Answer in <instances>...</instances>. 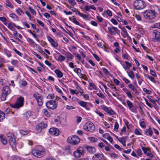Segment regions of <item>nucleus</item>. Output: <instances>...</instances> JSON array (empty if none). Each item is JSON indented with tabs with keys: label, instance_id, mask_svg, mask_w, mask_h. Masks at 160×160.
<instances>
[{
	"label": "nucleus",
	"instance_id": "obj_23",
	"mask_svg": "<svg viewBox=\"0 0 160 160\" xmlns=\"http://www.w3.org/2000/svg\"><path fill=\"white\" fill-rule=\"evenodd\" d=\"M126 137H122L119 140L120 141H119L121 143L124 147L126 146L125 144L126 141L125 139L126 138Z\"/></svg>",
	"mask_w": 160,
	"mask_h": 160
},
{
	"label": "nucleus",
	"instance_id": "obj_6",
	"mask_svg": "<svg viewBox=\"0 0 160 160\" xmlns=\"http://www.w3.org/2000/svg\"><path fill=\"white\" fill-rule=\"evenodd\" d=\"M24 101V98L20 97L18 98L17 102L12 107L14 108H19L20 107H22L23 105Z\"/></svg>",
	"mask_w": 160,
	"mask_h": 160
},
{
	"label": "nucleus",
	"instance_id": "obj_34",
	"mask_svg": "<svg viewBox=\"0 0 160 160\" xmlns=\"http://www.w3.org/2000/svg\"><path fill=\"white\" fill-rule=\"evenodd\" d=\"M66 56L68 58H70V59H72L73 58H72V55L69 52H67L65 54Z\"/></svg>",
	"mask_w": 160,
	"mask_h": 160
},
{
	"label": "nucleus",
	"instance_id": "obj_5",
	"mask_svg": "<svg viewBox=\"0 0 160 160\" xmlns=\"http://www.w3.org/2000/svg\"><path fill=\"white\" fill-rule=\"evenodd\" d=\"M85 151L84 148L82 147H80L74 152L73 154L75 157L78 158L82 155H83Z\"/></svg>",
	"mask_w": 160,
	"mask_h": 160
},
{
	"label": "nucleus",
	"instance_id": "obj_42",
	"mask_svg": "<svg viewBox=\"0 0 160 160\" xmlns=\"http://www.w3.org/2000/svg\"><path fill=\"white\" fill-rule=\"evenodd\" d=\"M147 98H148L149 100L155 106H157V104L156 103L155 100L152 99L151 98H150L148 96H147Z\"/></svg>",
	"mask_w": 160,
	"mask_h": 160
},
{
	"label": "nucleus",
	"instance_id": "obj_9",
	"mask_svg": "<svg viewBox=\"0 0 160 160\" xmlns=\"http://www.w3.org/2000/svg\"><path fill=\"white\" fill-rule=\"evenodd\" d=\"M49 132L52 135L58 136L60 133L59 130L55 128H52L49 130Z\"/></svg>",
	"mask_w": 160,
	"mask_h": 160
},
{
	"label": "nucleus",
	"instance_id": "obj_53",
	"mask_svg": "<svg viewBox=\"0 0 160 160\" xmlns=\"http://www.w3.org/2000/svg\"><path fill=\"white\" fill-rule=\"evenodd\" d=\"M102 70L105 74L106 75H109V71L107 69L104 68L102 69Z\"/></svg>",
	"mask_w": 160,
	"mask_h": 160
},
{
	"label": "nucleus",
	"instance_id": "obj_35",
	"mask_svg": "<svg viewBox=\"0 0 160 160\" xmlns=\"http://www.w3.org/2000/svg\"><path fill=\"white\" fill-rule=\"evenodd\" d=\"M102 109L104 110L105 112L107 113H108L109 111V109L106 106L103 105L102 108Z\"/></svg>",
	"mask_w": 160,
	"mask_h": 160
},
{
	"label": "nucleus",
	"instance_id": "obj_36",
	"mask_svg": "<svg viewBox=\"0 0 160 160\" xmlns=\"http://www.w3.org/2000/svg\"><path fill=\"white\" fill-rule=\"evenodd\" d=\"M127 104L129 109L132 108L133 106L132 103L129 100L127 101Z\"/></svg>",
	"mask_w": 160,
	"mask_h": 160
},
{
	"label": "nucleus",
	"instance_id": "obj_19",
	"mask_svg": "<svg viewBox=\"0 0 160 160\" xmlns=\"http://www.w3.org/2000/svg\"><path fill=\"white\" fill-rule=\"evenodd\" d=\"M128 87L137 95L139 94L138 90L135 88L134 86L132 84H130L128 85Z\"/></svg>",
	"mask_w": 160,
	"mask_h": 160
},
{
	"label": "nucleus",
	"instance_id": "obj_60",
	"mask_svg": "<svg viewBox=\"0 0 160 160\" xmlns=\"http://www.w3.org/2000/svg\"><path fill=\"white\" fill-rule=\"evenodd\" d=\"M145 102H146V104L148 106H149V107H150L151 108H152V105L151 103H149V102L148 101V100H147V99L146 98H145Z\"/></svg>",
	"mask_w": 160,
	"mask_h": 160
},
{
	"label": "nucleus",
	"instance_id": "obj_52",
	"mask_svg": "<svg viewBox=\"0 0 160 160\" xmlns=\"http://www.w3.org/2000/svg\"><path fill=\"white\" fill-rule=\"evenodd\" d=\"M140 126L143 128H145L146 126L144 122L143 121H142L140 122Z\"/></svg>",
	"mask_w": 160,
	"mask_h": 160
},
{
	"label": "nucleus",
	"instance_id": "obj_62",
	"mask_svg": "<svg viewBox=\"0 0 160 160\" xmlns=\"http://www.w3.org/2000/svg\"><path fill=\"white\" fill-rule=\"evenodd\" d=\"M110 136L109 134L108 133H105L102 135V137L106 139H108Z\"/></svg>",
	"mask_w": 160,
	"mask_h": 160
},
{
	"label": "nucleus",
	"instance_id": "obj_11",
	"mask_svg": "<svg viewBox=\"0 0 160 160\" xmlns=\"http://www.w3.org/2000/svg\"><path fill=\"white\" fill-rule=\"evenodd\" d=\"M47 38L49 42L51 43V45L53 47L56 48L58 47V44L52 38L49 36H47Z\"/></svg>",
	"mask_w": 160,
	"mask_h": 160
},
{
	"label": "nucleus",
	"instance_id": "obj_30",
	"mask_svg": "<svg viewBox=\"0 0 160 160\" xmlns=\"http://www.w3.org/2000/svg\"><path fill=\"white\" fill-rule=\"evenodd\" d=\"M74 71L77 73L79 75L80 74V76H82V74L81 73V70L79 68H75L74 70Z\"/></svg>",
	"mask_w": 160,
	"mask_h": 160
},
{
	"label": "nucleus",
	"instance_id": "obj_47",
	"mask_svg": "<svg viewBox=\"0 0 160 160\" xmlns=\"http://www.w3.org/2000/svg\"><path fill=\"white\" fill-rule=\"evenodd\" d=\"M122 56L125 59L128 60H129V58L130 57L129 56L128 54H122Z\"/></svg>",
	"mask_w": 160,
	"mask_h": 160
},
{
	"label": "nucleus",
	"instance_id": "obj_38",
	"mask_svg": "<svg viewBox=\"0 0 160 160\" xmlns=\"http://www.w3.org/2000/svg\"><path fill=\"white\" fill-rule=\"evenodd\" d=\"M68 2L72 6H74L76 4L75 0H68Z\"/></svg>",
	"mask_w": 160,
	"mask_h": 160
},
{
	"label": "nucleus",
	"instance_id": "obj_46",
	"mask_svg": "<svg viewBox=\"0 0 160 160\" xmlns=\"http://www.w3.org/2000/svg\"><path fill=\"white\" fill-rule=\"evenodd\" d=\"M31 113L30 111L27 112L26 113L25 117L27 119L29 118L31 116Z\"/></svg>",
	"mask_w": 160,
	"mask_h": 160
},
{
	"label": "nucleus",
	"instance_id": "obj_59",
	"mask_svg": "<svg viewBox=\"0 0 160 160\" xmlns=\"http://www.w3.org/2000/svg\"><path fill=\"white\" fill-rule=\"evenodd\" d=\"M37 21L38 23L41 25L42 27H43L44 26V24L41 21L39 20L38 19H37Z\"/></svg>",
	"mask_w": 160,
	"mask_h": 160
},
{
	"label": "nucleus",
	"instance_id": "obj_8",
	"mask_svg": "<svg viewBox=\"0 0 160 160\" xmlns=\"http://www.w3.org/2000/svg\"><path fill=\"white\" fill-rule=\"evenodd\" d=\"M44 152V151H43L42 152L41 151L37 150H32V154L34 156L38 158H40L41 157H42L45 154Z\"/></svg>",
	"mask_w": 160,
	"mask_h": 160
},
{
	"label": "nucleus",
	"instance_id": "obj_41",
	"mask_svg": "<svg viewBox=\"0 0 160 160\" xmlns=\"http://www.w3.org/2000/svg\"><path fill=\"white\" fill-rule=\"evenodd\" d=\"M134 133L136 135H142V133H141L138 129L137 128H136L134 131Z\"/></svg>",
	"mask_w": 160,
	"mask_h": 160
},
{
	"label": "nucleus",
	"instance_id": "obj_20",
	"mask_svg": "<svg viewBox=\"0 0 160 160\" xmlns=\"http://www.w3.org/2000/svg\"><path fill=\"white\" fill-rule=\"evenodd\" d=\"M54 72L58 77L59 78H61L62 77L63 73L59 69H55V70Z\"/></svg>",
	"mask_w": 160,
	"mask_h": 160
},
{
	"label": "nucleus",
	"instance_id": "obj_44",
	"mask_svg": "<svg viewBox=\"0 0 160 160\" xmlns=\"http://www.w3.org/2000/svg\"><path fill=\"white\" fill-rule=\"evenodd\" d=\"M122 79L123 81L126 83V84H128L130 82V81L128 79H127L126 78L122 77Z\"/></svg>",
	"mask_w": 160,
	"mask_h": 160
},
{
	"label": "nucleus",
	"instance_id": "obj_61",
	"mask_svg": "<svg viewBox=\"0 0 160 160\" xmlns=\"http://www.w3.org/2000/svg\"><path fill=\"white\" fill-rule=\"evenodd\" d=\"M13 50L18 55L20 56H22V54L18 51L16 48H13Z\"/></svg>",
	"mask_w": 160,
	"mask_h": 160
},
{
	"label": "nucleus",
	"instance_id": "obj_1",
	"mask_svg": "<svg viewBox=\"0 0 160 160\" xmlns=\"http://www.w3.org/2000/svg\"><path fill=\"white\" fill-rule=\"evenodd\" d=\"M134 6L137 10H141L146 7V3L142 0H137L135 1Z\"/></svg>",
	"mask_w": 160,
	"mask_h": 160
},
{
	"label": "nucleus",
	"instance_id": "obj_24",
	"mask_svg": "<svg viewBox=\"0 0 160 160\" xmlns=\"http://www.w3.org/2000/svg\"><path fill=\"white\" fill-rule=\"evenodd\" d=\"M36 128L37 131L39 133H40L41 132L42 128V124L41 123L39 124L36 127Z\"/></svg>",
	"mask_w": 160,
	"mask_h": 160
},
{
	"label": "nucleus",
	"instance_id": "obj_27",
	"mask_svg": "<svg viewBox=\"0 0 160 160\" xmlns=\"http://www.w3.org/2000/svg\"><path fill=\"white\" fill-rule=\"evenodd\" d=\"M78 103L81 106L87 108L86 106L87 105V102L83 101H81L79 102Z\"/></svg>",
	"mask_w": 160,
	"mask_h": 160
},
{
	"label": "nucleus",
	"instance_id": "obj_26",
	"mask_svg": "<svg viewBox=\"0 0 160 160\" xmlns=\"http://www.w3.org/2000/svg\"><path fill=\"white\" fill-rule=\"evenodd\" d=\"M65 57L62 55L61 54H60V55H59V56L57 59V60L60 61V62H62V61H64L65 60Z\"/></svg>",
	"mask_w": 160,
	"mask_h": 160
},
{
	"label": "nucleus",
	"instance_id": "obj_22",
	"mask_svg": "<svg viewBox=\"0 0 160 160\" xmlns=\"http://www.w3.org/2000/svg\"><path fill=\"white\" fill-rule=\"evenodd\" d=\"M127 72L128 73L129 76L132 79L135 78V74L132 71H130L129 72L127 71Z\"/></svg>",
	"mask_w": 160,
	"mask_h": 160
},
{
	"label": "nucleus",
	"instance_id": "obj_45",
	"mask_svg": "<svg viewBox=\"0 0 160 160\" xmlns=\"http://www.w3.org/2000/svg\"><path fill=\"white\" fill-rule=\"evenodd\" d=\"M72 21L75 24L81 26L79 22L76 20V18H73L72 19Z\"/></svg>",
	"mask_w": 160,
	"mask_h": 160
},
{
	"label": "nucleus",
	"instance_id": "obj_40",
	"mask_svg": "<svg viewBox=\"0 0 160 160\" xmlns=\"http://www.w3.org/2000/svg\"><path fill=\"white\" fill-rule=\"evenodd\" d=\"M55 88L56 89V90L59 93L61 94H63V92L62 91V90L59 88V87L57 86H55Z\"/></svg>",
	"mask_w": 160,
	"mask_h": 160
},
{
	"label": "nucleus",
	"instance_id": "obj_57",
	"mask_svg": "<svg viewBox=\"0 0 160 160\" xmlns=\"http://www.w3.org/2000/svg\"><path fill=\"white\" fill-rule=\"evenodd\" d=\"M29 10L30 11V12L32 14H33L34 13H36L35 11L33 9H32L31 7H29Z\"/></svg>",
	"mask_w": 160,
	"mask_h": 160
},
{
	"label": "nucleus",
	"instance_id": "obj_49",
	"mask_svg": "<svg viewBox=\"0 0 160 160\" xmlns=\"http://www.w3.org/2000/svg\"><path fill=\"white\" fill-rule=\"evenodd\" d=\"M108 86L112 89H114L115 91H117V88L116 87H113V85L111 83L108 84Z\"/></svg>",
	"mask_w": 160,
	"mask_h": 160
},
{
	"label": "nucleus",
	"instance_id": "obj_13",
	"mask_svg": "<svg viewBox=\"0 0 160 160\" xmlns=\"http://www.w3.org/2000/svg\"><path fill=\"white\" fill-rule=\"evenodd\" d=\"M9 142L10 145L12 148H15L16 147V143L15 139L12 137H9Z\"/></svg>",
	"mask_w": 160,
	"mask_h": 160
},
{
	"label": "nucleus",
	"instance_id": "obj_63",
	"mask_svg": "<svg viewBox=\"0 0 160 160\" xmlns=\"http://www.w3.org/2000/svg\"><path fill=\"white\" fill-rule=\"evenodd\" d=\"M97 95L102 98H104L105 97L104 95L102 93H97Z\"/></svg>",
	"mask_w": 160,
	"mask_h": 160
},
{
	"label": "nucleus",
	"instance_id": "obj_15",
	"mask_svg": "<svg viewBox=\"0 0 160 160\" xmlns=\"http://www.w3.org/2000/svg\"><path fill=\"white\" fill-rule=\"evenodd\" d=\"M3 92L5 94H7L8 95L11 92V90L10 88L8 86H4L3 87Z\"/></svg>",
	"mask_w": 160,
	"mask_h": 160
},
{
	"label": "nucleus",
	"instance_id": "obj_18",
	"mask_svg": "<svg viewBox=\"0 0 160 160\" xmlns=\"http://www.w3.org/2000/svg\"><path fill=\"white\" fill-rule=\"evenodd\" d=\"M16 25L13 23L9 22L8 25V28L11 31H14L15 29Z\"/></svg>",
	"mask_w": 160,
	"mask_h": 160
},
{
	"label": "nucleus",
	"instance_id": "obj_48",
	"mask_svg": "<svg viewBox=\"0 0 160 160\" xmlns=\"http://www.w3.org/2000/svg\"><path fill=\"white\" fill-rule=\"evenodd\" d=\"M143 90L144 92H145L147 94H150L151 93V91H150V90H148L146 88H143Z\"/></svg>",
	"mask_w": 160,
	"mask_h": 160
},
{
	"label": "nucleus",
	"instance_id": "obj_7",
	"mask_svg": "<svg viewBox=\"0 0 160 160\" xmlns=\"http://www.w3.org/2000/svg\"><path fill=\"white\" fill-rule=\"evenodd\" d=\"M33 96L37 100L38 104V105L39 106H41L43 104L42 98V97L38 93H36L34 94L33 95Z\"/></svg>",
	"mask_w": 160,
	"mask_h": 160
},
{
	"label": "nucleus",
	"instance_id": "obj_25",
	"mask_svg": "<svg viewBox=\"0 0 160 160\" xmlns=\"http://www.w3.org/2000/svg\"><path fill=\"white\" fill-rule=\"evenodd\" d=\"M3 136L2 135H0V140L4 145H6L7 143V141L6 139L3 138Z\"/></svg>",
	"mask_w": 160,
	"mask_h": 160
},
{
	"label": "nucleus",
	"instance_id": "obj_16",
	"mask_svg": "<svg viewBox=\"0 0 160 160\" xmlns=\"http://www.w3.org/2000/svg\"><path fill=\"white\" fill-rule=\"evenodd\" d=\"M86 148L88 151L92 154H94L96 151V149L94 147L87 146Z\"/></svg>",
	"mask_w": 160,
	"mask_h": 160
},
{
	"label": "nucleus",
	"instance_id": "obj_2",
	"mask_svg": "<svg viewBox=\"0 0 160 160\" xmlns=\"http://www.w3.org/2000/svg\"><path fill=\"white\" fill-rule=\"evenodd\" d=\"M156 13L155 10H148L144 12V16L146 18L151 19L155 17Z\"/></svg>",
	"mask_w": 160,
	"mask_h": 160
},
{
	"label": "nucleus",
	"instance_id": "obj_33",
	"mask_svg": "<svg viewBox=\"0 0 160 160\" xmlns=\"http://www.w3.org/2000/svg\"><path fill=\"white\" fill-rule=\"evenodd\" d=\"M145 76H146L147 78H149L150 80H151V81H152L154 83H155L156 82L154 78H153L150 76L149 75H147V74H145Z\"/></svg>",
	"mask_w": 160,
	"mask_h": 160
},
{
	"label": "nucleus",
	"instance_id": "obj_21",
	"mask_svg": "<svg viewBox=\"0 0 160 160\" xmlns=\"http://www.w3.org/2000/svg\"><path fill=\"white\" fill-rule=\"evenodd\" d=\"M19 132L20 133L23 135H25L27 134L30 132V131L28 130H20Z\"/></svg>",
	"mask_w": 160,
	"mask_h": 160
},
{
	"label": "nucleus",
	"instance_id": "obj_56",
	"mask_svg": "<svg viewBox=\"0 0 160 160\" xmlns=\"http://www.w3.org/2000/svg\"><path fill=\"white\" fill-rule=\"evenodd\" d=\"M126 94L128 98L132 99V96L130 92L129 91L127 92L126 93Z\"/></svg>",
	"mask_w": 160,
	"mask_h": 160
},
{
	"label": "nucleus",
	"instance_id": "obj_32",
	"mask_svg": "<svg viewBox=\"0 0 160 160\" xmlns=\"http://www.w3.org/2000/svg\"><path fill=\"white\" fill-rule=\"evenodd\" d=\"M6 2L7 3V4L6 5L7 6H8L12 8H13V6L12 5L11 2H10L9 0H6Z\"/></svg>",
	"mask_w": 160,
	"mask_h": 160
},
{
	"label": "nucleus",
	"instance_id": "obj_10",
	"mask_svg": "<svg viewBox=\"0 0 160 160\" xmlns=\"http://www.w3.org/2000/svg\"><path fill=\"white\" fill-rule=\"evenodd\" d=\"M112 29H113L116 32L118 35L120 34V31L116 27L114 26H112V28L110 27H108V29L110 33L112 35H115V33L112 30Z\"/></svg>",
	"mask_w": 160,
	"mask_h": 160
},
{
	"label": "nucleus",
	"instance_id": "obj_12",
	"mask_svg": "<svg viewBox=\"0 0 160 160\" xmlns=\"http://www.w3.org/2000/svg\"><path fill=\"white\" fill-rule=\"evenodd\" d=\"M153 33L155 35V38L154 39V42L158 41L160 42V32L156 30H154L153 31Z\"/></svg>",
	"mask_w": 160,
	"mask_h": 160
},
{
	"label": "nucleus",
	"instance_id": "obj_31",
	"mask_svg": "<svg viewBox=\"0 0 160 160\" xmlns=\"http://www.w3.org/2000/svg\"><path fill=\"white\" fill-rule=\"evenodd\" d=\"M9 16L13 18L16 19L17 21H18L19 18L15 14L12 13L10 14Z\"/></svg>",
	"mask_w": 160,
	"mask_h": 160
},
{
	"label": "nucleus",
	"instance_id": "obj_39",
	"mask_svg": "<svg viewBox=\"0 0 160 160\" xmlns=\"http://www.w3.org/2000/svg\"><path fill=\"white\" fill-rule=\"evenodd\" d=\"M8 95L7 94H5V93L2 92V96L1 97V100L2 101H4L6 99V97Z\"/></svg>",
	"mask_w": 160,
	"mask_h": 160
},
{
	"label": "nucleus",
	"instance_id": "obj_37",
	"mask_svg": "<svg viewBox=\"0 0 160 160\" xmlns=\"http://www.w3.org/2000/svg\"><path fill=\"white\" fill-rule=\"evenodd\" d=\"M55 97V95L53 94H49L47 97L48 99H53Z\"/></svg>",
	"mask_w": 160,
	"mask_h": 160
},
{
	"label": "nucleus",
	"instance_id": "obj_51",
	"mask_svg": "<svg viewBox=\"0 0 160 160\" xmlns=\"http://www.w3.org/2000/svg\"><path fill=\"white\" fill-rule=\"evenodd\" d=\"M150 72L151 74L153 77H157V75L156 74L155 72H154L151 69L150 70Z\"/></svg>",
	"mask_w": 160,
	"mask_h": 160
},
{
	"label": "nucleus",
	"instance_id": "obj_55",
	"mask_svg": "<svg viewBox=\"0 0 160 160\" xmlns=\"http://www.w3.org/2000/svg\"><path fill=\"white\" fill-rule=\"evenodd\" d=\"M111 21L114 25H116L118 24L117 20L114 18H112L111 19Z\"/></svg>",
	"mask_w": 160,
	"mask_h": 160
},
{
	"label": "nucleus",
	"instance_id": "obj_58",
	"mask_svg": "<svg viewBox=\"0 0 160 160\" xmlns=\"http://www.w3.org/2000/svg\"><path fill=\"white\" fill-rule=\"evenodd\" d=\"M93 56L98 61H99L100 60V58L96 54H93Z\"/></svg>",
	"mask_w": 160,
	"mask_h": 160
},
{
	"label": "nucleus",
	"instance_id": "obj_43",
	"mask_svg": "<svg viewBox=\"0 0 160 160\" xmlns=\"http://www.w3.org/2000/svg\"><path fill=\"white\" fill-rule=\"evenodd\" d=\"M90 141L92 142H96L97 141V139L96 138L93 137H91L89 138Z\"/></svg>",
	"mask_w": 160,
	"mask_h": 160
},
{
	"label": "nucleus",
	"instance_id": "obj_50",
	"mask_svg": "<svg viewBox=\"0 0 160 160\" xmlns=\"http://www.w3.org/2000/svg\"><path fill=\"white\" fill-rule=\"evenodd\" d=\"M119 128V125L117 122H115V125H114V130L116 131H117L118 129Z\"/></svg>",
	"mask_w": 160,
	"mask_h": 160
},
{
	"label": "nucleus",
	"instance_id": "obj_29",
	"mask_svg": "<svg viewBox=\"0 0 160 160\" xmlns=\"http://www.w3.org/2000/svg\"><path fill=\"white\" fill-rule=\"evenodd\" d=\"M78 15L80 17H82L84 19L88 20L89 18L88 16L86 14H83L80 12H78Z\"/></svg>",
	"mask_w": 160,
	"mask_h": 160
},
{
	"label": "nucleus",
	"instance_id": "obj_3",
	"mask_svg": "<svg viewBox=\"0 0 160 160\" xmlns=\"http://www.w3.org/2000/svg\"><path fill=\"white\" fill-rule=\"evenodd\" d=\"M58 104V102L55 100H51L48 101L46 105L48 108L54 110L57 108Z\"/></svg>",
	"mask_w": 160,
	"mask_h": 160
},
{
	"label": "nucleus",
	"instance_id": "obj_4",
	"mask_svg": "<svg viewBox=\"0 0 160 160\" xmlns=\"http://www.w3.org/2000/svg\"><path fill=\"white\" fill-rule=\"evenodd\" d=\"M83 128L86 131L91 132L93 131L95 129L93 123L90 122H87L84 125Z\"/></svg>",
	"mask_w": 160,
	"mask_h": 160
},
{
	"label": "nucleus",
	"instance_id": "obj_17",
	"mask_svg": "<svg viewBox=\"0 0 160 160\" xmlns=\"http://www.w3.org/2000/svg\"><path fill=\"white\" fill-rule=\"evenodd\" d=\"M73 145H76L79 143L80 142V139L79 137L76 135L73 136Z\"/></svg>",
	"mask_w": 160,
	"mask_h": 160
},
{
	"label": "nucleus",
	"instance_id": "obj_54",
	"mask_svg": "<svg viewBox=\"0 0 160 160\" xmlns=\"http://www.w3.org/2000/svg\"><path fill=\"white\" fill-rule=\"evenodd\" d=\"M154 26L155 28H160V22L154 23Z\"/></svg>",
	"mask_w": 160,
	"mask_h": 160
},
{
	"label": "nucleus",
	"instance_id": "obj_28",
	"mask_svg": "<svg viewBox=\"0 0 160 160\" xmlns=\"http://www.w3.org/2000/svg\"><path fill=\"white\" fill-rule=\"evenodd\" d=\"M73 136H70L67 139V142L72 145H73Z\"/></svg>",
	"mask_w": 160,
	"mask_h": 160
},
{
	"label": "nucleus",
	"instance_id": "obj_64",
	"mask_svg": "<svg viewBox=\"0 0 160 160\" xmlns=\"http://www.w3.org/2000/svg\"><path fill=\"white\" fill-rule=\"evenodd\" d=\"M28 41L31 44H34L35 43L34 42L32 39L30 38H28Z\"/></svg>",
	"mask_w": 160,
	"mask_h": 160
},
{
	"label": "nucleus",
	"instance_id": "obj_14",
	"mask_svg": "<svg viewBox=\"0 0 160 160\" xmlns=\"http://www.w3.org/2000/svg\"><path fill=\"white\" fill-rule=\"evenodd\" d=\"M104 155L101 153L95 154L92 158V160H101L103 159Z\"/></svg>",
	"mask_w": 160,
	"mask_h": 160
}]
</instances>
